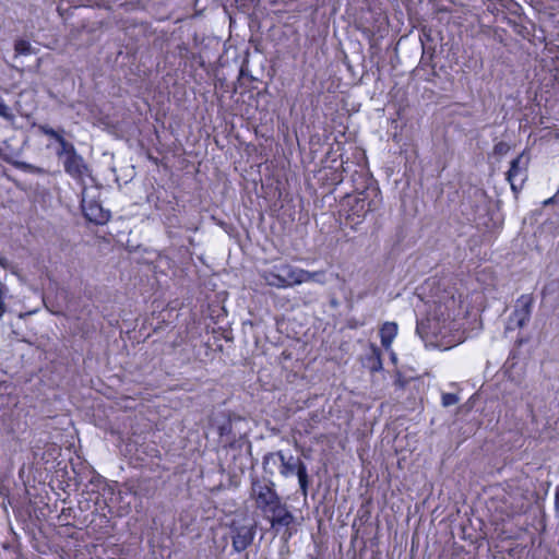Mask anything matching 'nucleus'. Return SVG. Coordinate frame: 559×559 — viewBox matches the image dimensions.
<instances>
[{
    "instance_id": "nucleus-1",
    "label": "nucleus",
    "mask_w": 559,
    "mask_h": 559,
    "mask_svg": "<svg viewBox=\"0 0 559 559\" xmlns=\"http://www.w3.org/2000/svg\"><path fill=\"white\" fill-rule=\"evenodd\" d=\"M270 463L278 465L280 474L285 477L296 475L298 477L299 488L304 497L308 495L309 475L307 465L298 456L286 454L284 451L270 452L263 456V469L266 474L273 475L274 469L270 468Z\"/></svg>"
},
{
    "instance_id": "nucleus-2",
    "label": "nucleus",
    "mask_w": 559,
    "mask_h": 559,
    "mask_svg": "<svg viewBox=\"0 0 559 559\" xmlns=\"http://www.w3.org/2000/svg\"><path fill=\"white\" fill-rule=\"evenodd\" d=\"M250 497L254 500L255 507L264 513L282 500L275 490L274 481L259 477L251 478Z\"/></svg>"
},
{
    "instance_id": "nucleus-3",
    "label": "nucleus",
    "mask_w": 559,
    "mask_h": 559,
    "mask_svg": "<svg viewBox=\"0 0 559 559\" xmlns=\"http://www.w3.org/2000/svg\"><path fill=\"white\" fill-rule=\"evenodd\" d=\"M299 267L288 263L274 264L262 271L261 277L266 285L275 288H288L298 284Z\"/></svg>"
},
{
    "instance_id": "nucleus-4",
    "label": "nucleus",
    "mask_w": 559,
    "mask_h": 559,
    "mask_svg": "<svg viewBox=\"0 0 559 559\" xmlns=\"http://www.w3.org/2000/svg\"><path fill=\"white\" fill-rule=\"evenodd\" d=\"M530 156L525 152L518 155L510 163V168L506 174V179L511 186L514 194L520 193L524 183L528 179Z\"/></svg>"
},
{
    "instance_id": "nucleus-5",
    "label": "nucleus",
    "mask_w": 559,
    "mask_h": 559,
    "mask_svg": "<svg viewBox=\"0 0 559 559\" xmlns=\"http://www.w3.org/2000/svg\"><path fill=\"white\" fill-rule=\"evenodd\" d=\"M62 165L66 174L80 183H84V178L90 176L88 165L78 152L63 158Z\"/></svg>"
},
{
    "instance_id": "nucleus-6",
    "label": "nucleus",
    "mask_w": 559,
    "mask_h": 559,
    "mask_svg": "<svg viewBox=\"0 0 559 559\" xmlns=\"http://www.w3.org/2000/svg\"><path fill=\"white\" fill-rule=\"evenodd\" d=\"M526 409L531 418V423L535 425L537 431L546 428L549 425L548 407L544 399L534 396L532 401L526 404Z\"/></svg>"
},
{
    "instance_id": "nucleus-7",
    "label": "nucleus",
    "mask_w": 559,
    "mask_h": 559,
    "mask_svg": "<svg viewBox=\"0 0 559 559\" xmlns=\"http://www.w3.org/2000/svg\"><path fill=\"white\" fill-rule=\"evenodd\" d=\"M255 528L252 525H242L231 530V545L236 552L246 550L253 542Z\"/></svg>"
},
{
    "instance_id": "nucleus-8",
    "label": "nucleus",
    "mask_w": 559,
    "mask_h": 559,
    "mask_svg": "<svg viewBox=\"0 0 559 559\" xmlns=\"http://www.w3.org/2000/svg\"><path fill=\"white\" fill-rule=\"evenodd\" d=\"M533 308L532 295L525 294L516 300V307L511 316V320H515L518 328H523L531 319Z\"/></svg>"
},
{
    "instance_id": "nucleus-9",
    "label": "nucleus",
    "mask_w": 559,
    "mask_h": 559,
    "mask_svg": "<svg viewBox=\"0 0 559 559\" xmlns=\"http://www.w3.org/2000/svg\"><path fill=\"white\" fill-rule=\"evenodd\" d=\"M267 513L272 514L270 523L273 528L288 527L295 521V516L288 510L287 506L282 502V500L280 503H276L272 509H270Z\"/></svg>"
},
{
    "instance_id": "nucleus-10",
    "label": "nucleus",
    "mask_w": 559,
    "mask_h": 559,
    "mask_svg": "<svg viewBox=\"0 0 559 559\" xmlns=\"http://www.w3.org/2000/svg\"><path fill=\"white\" fill-rule=\"evenodd\" d=\"M82 207L85 217L97 225H103L110 218V212L104 210L102 205L96 202H91L87 205L83 204Z\"/></svg>"
},
{
    "instance_id": "nucleus-11",
    "label": "nucleus",
    "mask_w": 559,
    "mask_h": 559,
    "mask_svg": "<svg viewBox=\"0 0 559 559\" xmlns=\"http://www.w3.org/2000/svg\"><path fill=\"white\" fill-rule=\"evenodd\" d=\"M217 431L219 437L223 439V442H225V445H228L229 448H235L236 445L240 447L241 443L246 442L243 438H239V440L231 438L233 424L230 419H226L218 425Z\"/></svg>"
},
{
    "instance_id": "nucleus-12",
    "label": "nucleus",
    "mask_w": 559,
    "mask_h": 559,
    "mask_svg": "<svg viewBox=\"0 0 559 559\" xmlns=\"http://www.w3.org/2000/svg\"><path fill=\"white\" fill-rule=\"evenodd\" d=\"M397 335V324L395 322H385L380 329L381 345L390 348L393 340Z\"/></svg>"
},
{
    "instance_id": "nucleus-13",
    "label": "nucleus",
    "mask_w": 559,
    "mask_h": 559,
    "mask_svg": "<svg viewBox=\"0 0 559 559\" xmlns=\"http://www.w3.org/2000/svg\"><path fill=\"white\" fill-rule=\"evenodd\" d=\"M314 282L321 285L326 283L324 271L310 272L299 267L298 284Z\"/></svg>"
},
{
    "instance_id": "nucleus-14",
    "label": "nucleus",
    "mask_w": 559,
    "mask_h": 559,
    "mask_svg": "<svg viewBox=\"0 0 559 559\" xmlns=\"http://www.w3.org/2000/svg\"><path fill=\"white\" fill-rule=\"evenodd\" d=\"M57 143L59 144V147L56 151V155L60 159H63L67 156H70L78 152L74 145L71 142L67 141L63 135L59 138Z\"/></svg>"
},
{
    "instance_id": "nucleus-15",
    "label": "nucleus",
    "mask_w": 559,
    "mask_h": 559,
    "mask_svg": "<svg viewBox=\"0 0 559 559\" xmlns=\"http://www.w3.org/2000/svg\"><path fill=\"white\" fill-rule=\"evenodd\" d=\"M14 50L17 56L36 55L38 51L28 40L22 38L15 41Z\"/></svg>"
},
{
    "instance_id": "nucleus-16",
    "label": "nucleus",
    "mask_w": 559,
    "mask_h": 559,
    "mask_svg": "<svg viewBox=\"0 0 559 559\" xmlns=\"http://www.w3.org/2000/svg\"><path fill=\"white\" fill-rule=\"evenodd\" d=\"M38 129H39V131H40L43 134H45V135H47V136H49V138L53 139L56 142H57V141L59 140V138H61V136L63 135V133H64V130H63V129L55 130L53 128H51V127H50V126H48V124H40V126L38 127Z\"/></svg>"
},
{
    "instance_id": "nucleus-17",
    "label": "nucleus",
    "mask_w": 559,
    "mask_h": 559,
    "mask_svg": "<svg viewBox=\"0 0 559 559\" xmlns=\"http://www.w3.org/2000/svg\"><path fill=\"white\" fill-rule=\"evenodd\" d=\"M9 294L8 286L0 281V318L7 312L5 298Z\"/></svg>"
},
{
    "instance_id": "nucleus-18",
    "label": "nucleus",
    "mask_w": 559,
    "mask_h": 559,
    "mask_svg": "<svg viewBox=\"0 0 559 559\" xmlns=\"http://www.w3.org/2000/svg\"><path fill=\"white\" fill-rule=\"evenodd\" d=\"M460 402V397L455 393H442L441 395V405L443 407H450Z\"/></svg>"
},
{
    "instance_id": "nucleus-19",
    "label": "nucleus",
    "mask_w": 559,
    "mask_h": 559,
    "mask_svg": "<svg viewBox=\"0 0 559 559\" xmlns=\"http://www.w3.org/2000/svg\"><path fill=\"white\" fill-rule=\"evenodd\" d=\"M509 151H510V145L504 141H500V142L496 143L493 146V154L498 155V156H503Z\"/></svg>"
},
{
    "instance_id": "nucleus-20",
    "label": "nucleus",
    "mask_w": 559,
    "mask_h": 559,
    "mask_svg": "<svg viewBox=\"0 0 559 559\" xmlns=\"http://www.w3.org/2000/svg\"><path fill=\"white\" fill-rule=\"evenodd\" d=\"M0 116L5 119H11L13 116L9 106L0 98Z\"/></svg>"
},
{
    "instance_id": "nucleus-21",
    "label": "nucleus",
    "mask_w": 559,
    "mask_h": 559,
    "mask_svg": "<svg viewBox=\"0 0 559 559\" xmlns=\"http://www.w3.org/2000/svg\"><path fill=\"white\" fill-rule=\"evenodd\" d=\"M554 508L557 513H559V485L555 488V500Z\"/></svg>"
},
{
    "instance_id": "nucleus-22",
    "label": "nucleus",
    "mask_w": 559,
    "mask_h": 559,
    "mask_svg": "<svg viewBox=\"0 0 559 559\" xmlns=\"http://www.w3.org/2000/svg\"><path fill=\"white\" fill-rule=\"evenodd\" d=\"M0 266L2 269H9L11 266V263L5 257L0 255Z\"/></svg>"
},
{
    "instance_id": "nucleus-23",
    "label": "nucleus",
    "mask_w": 559,
    "mask_h": 559,
    "mask_svg": "<svg viewBox=\"0 0 559 559\" xmlns=\"http://www.w3.org/2000/svg\"><path fill=\"white\" fill-rule=\"evenodd\" d=\"M423 329H424V323L417 322V325H416V332H417V334H419L421 337H424V335H423Z\"/></svg>"
},
{
    "instance_id": "nucleus-24",
    "label": "nucleus",
    "mask_w": 559,
    "mask_h": 559,
    "mask_svg": "<svg viewBox=\"0 0 559 559\" xmlns=\"http://www.w3.org/2000/svg\"><path fill=\"white\" fill-rule=\"evenodd\" d=\"M556 197H557V194H556V195H554V197H551V198H549V199H547V200H545V201L543 202V204H544L545 206H547V205H550V204L555 203Z\"/></svg>"
},
{
    "instance_id": "nucleus-25",
    "label": "nucleus",
    "mask_w": 559,
    "mask_h": 559,
    "mask_svg": "<svg viewBox=\"0 0 559 559\" xmlns=\"http://www.w3.org/2000/svg\"><path fill=\"white\" fill-rule=\"evenodd\" d=\"M27 168H31L33 171L41 173V169L33 167L31 165H25Z\"/></svg>"
},
{
    "instance_id": "nucleus-26",
    "label": "nucleus",
    "mask_w": 559,
    "mask_h": 559,
    "mask_svg": "<svg viewBox=\"0 0 559 559\" xmlns=\"http://www.w3.org/2000/svg\"><path fill=\"white\" fill-rule=\"evenodd\" d=\"M308 559H318L317 557L312 556V555H309L308 556Z\"/></svg>"
},
{
    "instance_id": "nucleus-27",
    "label": "nucleus",
    "mask_w": 559,
    "mask_h": 559,
    "mask_svg": "<svg viewBox=\"0 0 559 559\" xmlns=\"http://www.w3.org/2000/svg\"><path fill=\"white\" fill-rule=\"evenodd\" d=\"M248 443V450H251V443L250 442H247Z\"/></svg>"
},
{
    "instance_id": "nucleus-28",
    "label": "nucleus",
    "mask_w": 559,
    "mask_h": 559,
    "mask_svg": "<svg viewBox=\"0 0 559 559\" xmlns=\"http://www.w3.org/2000/svg\"><path fill=\"white\" fill-rule=\"evenodd\" d=\"M274 466H275V465H273V463H270V468H272V469H273V467H274Z\"/></svg>"
},
{
    "instance_id": "nucleus-29",
    "label": "nucleus",
    "mask_w": 559,
    "mask_h": 559,
    "mask_svg": "<svg viewBox=\"0 0 559 559\" xmlns=\"http://www.w3.org/2000/svg\"><path fill=\"white\" fill-rule=\"evenodd\" d=\"M559 193V188H558V191H557V194Z\"/></svg>"
},
{
    "instance_id": "nucleus-30",
    "label": "nucleus",
    "mask_w": 559,
    "mask_h": 559,
    "mask_svg": "<svg viewBox=\"0 0 559 559\" xmlns=\"http://www.w3.org/2000/svg\"><path fill=\"white\" fill-rule=\"evenodd\" d=\"M559 193V188H558V191H557V194Z\"/></svg>"
}]
</instances>
